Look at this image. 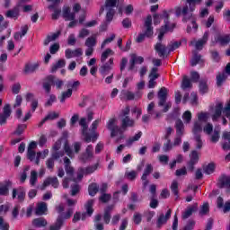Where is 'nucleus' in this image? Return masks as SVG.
Here are the masks:
<instances>
[{"mask_svg": "<svg viewBox=\"0 0 230 230\" xmlns=\"http://www.w3.org/2000/svg\"><path fill=\"white\" fill-rule=\"evenodd\" d=\"M189 4H186L183 8H181V6H176L174 8L175 15L176 17H181V15H183V22H188L190 21L192 24V28L194 31H197L199 30V25H197V18L195 15H193V12L195 11V7L197 4H200L202 3V0H186Z\"/></svg>", "mask_w": 230, "mask_h": 230, "instance_id": "1", "label": "nucleus"}, {"mask_svg": "<svg viewBox=\"0 0 230 230\" xmlns=\"http://www.w3.org/2000/svg\"><path fill=\"white\" fill-rule=\"evenodd\" d=\"M154 35V27H152V15H147L144 23V33L138 34L136 42L138 44L143 42L146 37H152Z\"/></svg>", "mask_w": 230, "mask_h": 230, "instance_id": "2", "label": "nucleus"}, {"mask_svg": "<svg viewBox=\"0 0 230 230\" xmlns=\"http://www.w3.org/2000/svg\"><path fill=\"white\" fill-rule=\"evenodd\" d=\"M93 206H94V199H89L84 205L86 212L83 214H80V212H75V214L74 215V217H73L74 224H75V222H78L80 219L85 220L87 217H92L93 213H94V209L93 208Z\"/></svg>", "mask_w": 230, "mask_h": 230, "instance_id": "3", "label": "nucleus"}, {"mask_svg": "<svg viewBox=\"0 0 230 230\" xmlns=\"http://www.w3.org/2000/svg\"><path fill=\"white\" fill-rule=\"evenodd\" d=\"M107 128L111 131V137H116V136H120L119 139H123V137H125L123 136V130L121 126H118V119H110L107 123Z\"/></svg>", "mask_w": 230, "mask_h": 230, "instance_id": "4", "label": "nucleus"}, {"mask_svg": "<svg viewBox=\"0 0 230 230\" xmlns=\"http://www.w3.org/2000/svg\"><path fill=\"white\" fill-rule=\"evenodd\" d=\"M79 125L82 127V134L84 137V141L85 143H94L96 139H98V134H94L93 137L89 136V133L87 132V128H89V126L87 125V119L85 118H82L79 121Z\"/></svg>", "mask_w": 230, "mask_h": 230, "instance_id": "5", "label": "nucleus"}, {"mask_svg": "<svg viewBox=\"0 0 230 230\" xmlns=\"http://www.w3.org/2000/svg\"><path fill=\"white\" fill-rule=\"evenodd\" d=\"M98 166H100V164H95L85 168H80L77 172V178L74 180V182L84 179V175H91V173H94V172L98 170Z\"/></svg>", "mask_w": 230, "mask_h": 230, "instance_id": "6", "label": "nucleus"}, {"mask_svg": "<svg viewBox=\"0 0 230 230\" xmlns=\"http://www.w3.org/2000/svg\"><path fill=\"white\" fill-rule=\"evenodd\" d=\"M47 1L48 3H51V4L48 6V8L49 10H50V12H54L52 13V19L53 21H57L58 17H60V13H62V9L58 8V4L62 3V0H47Z\"/></svg>", "mask_w": 230, "mask_h": 230, "instance_id": "7", "label": "nucleus"}, {"mask_svg": "<svg viewBox=\"0 0 230 230\" xmlns=\"http://www.w3.org/2000/svg\"><path fill=\"white\" fill-rule=\"evenodd\" d=\"M66 209V207L64 204L60 203L59 205L56 206V211L58 213V217H61V220H69L71 217H73V213H75V210L71 208H69L66 213H64Z\"/></svg>", "mask_w": 230, "mask_h": 230, "instance_id": "8", "label": "nucleus"}, {"mask_svg": "<svg viewBox=\"0 0 230 230\" xmlns=\"http://www.w3.org/2000/svg\"><path fill=\"white\" fill-rule=\"evenodd\" d=\"M92 159H94V147L93 145H88L84 152L79 155V160L81 163H87L92 161Z\"/></svg>", "mask_w": 230, "mask_h": 230, "instance_id": "9", "label": "nucleus"}, {"mask_svg": "<svg viewBox=\"0 0 230 230\" xmlns=\"http://www.w3.org/2000/svg\"><path fill=\"white\" fill-rule=\"evenodd\" d=\"M209 39V31H206L202 37V39L199 40H192L190 43V46H195L196 49H202L204 48V45L208 42Z\"/></svg>", "mask_w": 230, "mask_h": 230, "instance_id": "10", "label": "nucleus"}, {"mask_svg": "<svg viewBox=\"0 0 230 230\" xmlns=\"http://www.w3.org/2000/svg\"><path fill=\"white\" fill-rule=\"evenodd\" d=\"M10 116H12V106L5 104L3 108V113L0 114V125H6V121Z\"/></svg>", "mask_w": 230, "mask_h": 230, "instance_id": "11", "label": "nucleus"}, {"mask_svg": "<svg viewBox=\"0 0 230 230\" xmlns=\"http://www.w3.org/2000/svg\"><path fill=\"white\" fill-rule=\"evenodd\" d=\"M58 178L57 176L54 177H48L43 181V184L40 187V190H44L48 186H52L53 188H58L59 186Z\"/></svg>", "mask_w": 230, "mask_h": 230, "instance_id": "12", "label": "nucleus"}, {"mask_svg": "<svg viewBox=\"0 0 230 230\" xmlns=\"http://www.w3.org/2000/svg\"><path fill=\"white\" fill-rule=\"evenodd\" d=\"M13 199H17L19 202H22L26 199V190L24 187H18L17 189H13Z\"/></svg>", "mask_w": 230, "mask_h": 230, "instance_id": "13", "label": "nucleus"}, {"mask_svg": "<svg viewBox=\"0 0 230 230\" xmlns=\"http://www.w3.org/2000/svg\"><path fill=\"white\" fill-rule=\"evenodd\" d=\"M196 211H199V204L194 203L192 205H190L184 212H182L181 214V218L183 220H186L188 218H190V217H191V215H193L194 213H196Z\"/></svg>", "mask_w": 230, "mask_h": 230, "instance_id": "14", "label": "nucleus"}, {"mask_svg": "<svg viewBox=\"0 0 230 230\" xmlns=\"http://www.w3.org/2000/svg\"><path fill=\"white\" fill-rule=\"evenodd\" d=\"M40 157H42L41 152L36 153L35 151H27V159L32 163H35L37 165H39L40 163Z\"/></svg>", "mask_w": 230, "mask_h": 230, "instance_id": "15", "label": "nucleus"}, {"mask_svg": "<svg viewBox=\"0 0 230 230\" xmlns=\"http://www.w3.org/2000/svg\"><path fill=\"white\" fill-rule=\"evenodd\" d=\"M130 60H129V71H134V67H136V64H143L145 62V58L141 56L137 57L136 54H132L130 56Z\"/></svg>", "mask_w": 230, "mask_h": 230, "instance_id": "16", "label": "nucleus"}, {"mask_svg": "<svg viewBox=\"0 0 230 230\" xmlns=\"http://www.w3.org/2000/svg\"><path fill=\"white\" fill-rule=\"evenodd\" d=\"M155 51H156V53H158V56L160 58H164V57H168V55H166V51H168V48L166 47V45L163 44L162 41H158L155 45Z\"/></svg>", "mask_w": 230, "mask_h": 230, "instance_id": "17", "label": "nucleus"}, {"mask_svg": "<svg viewBox=\"0 0 230 230\" xmlns=\"http://www.w3.org/2000/svg\"><path fill=\"white\" fill-rule=\"evenodd\" d=\"M167 98H168V90L166 89V87H162L158 92L159 107H163L164 103H166Z\"/></svg>", "mask_w": 230, "mask_h": 230, "instance_id": "18", "label": "nucleus"}, {"mask_svg": "<svg viewBox=\"0 0 230 230\" xmlns=\"http://www.w3.org/2000/svg\"><path fill=\"white\" fill-rule=\"evenodd\" d=\"M170 217H172V209H169L166 214H161L156 221L157 227L161 228L166 222H168Z\"/></svg>", "mask_w": 230, "mask_h": 230, "instance_id": "19", "label": "nucleus"}, {"mask_svg": "<svg viewBox=\"0 0 230 230\" xmlns=\"http://www.w3.org/2000/svg\"><path fill=\"white\" fill-rule=\"evenodd\" d=\"M40 66L39 63H27L23 68L24 75H32Z\"/></svg>", "mask_w": 230, "mask_h": 230, "instance_id": "20", "label": "nucleus"}, {"mask_svg": "<svg viewBox=\"0 0 230 230\" xmlns=\"http://www.w3.org/2000/svg\"><path fill=\"white\" fill-rule=\"evenodd\" d=\"M84 55V50L82 49L78 48L75 50H71V49H67L65 51V57L66 58H74L75 57H82Z\"/></svg>", "mask_w": 230, "mask_h": 230, "instance_id": "21", "label": "nucleus"}, {"mask_svg": "<svg viewBox=\"0 0 230 230\" xmlns=\"http://www.w3.org/2000/svg\"><path fill=\"white\" fill-rule=\"evenodd\" d=\"M114 64V58H111L107 63L102 65L99 71L101 75H109V71L112 69V66Z\"/></svg>", "mask_w": 230, "mask_h": 230, "instance_id": "22", "label": "nucleus"}, {"mask_svg": "<svg viewBox=\"0 0 230 230\" xmlns=\"http://www.w3.org/2000/svg\"><path fill=\"white\" fill-rule=\"evenodd\" d=\"M46 211H48V203L44 201L39 202L35 208V215L42 217V215H46Z\"/></svg>", "mask_w": 230, "mask_h": 230, "instance_id": "23", "label": "nucleus"}, {"mask_svg": "<svg viewBox=\"0 0 230 230\" xmlns=\"http://www.w3.org/2000/svg\"><path fill=\"white\" fill-rule=\"evenodd\" d=\"M62 17L65 21H75V14L71 13V7L64 6L62 11Z\"/></svg>", "mask_w": 230, "mask_h": 230, "instance_id": "24", "label": "nucleus"}, {"mask_svg": "<svg viewBox=\"0 0 230 230\" xmlns=\"http://www.w3.org/2000/svg\"><path fill=\"white\" fill-rule=\"evenodd\" d=\"M227 76H230V74H227L226 70L217 75L216 80H217V87H222V85L224 84V82L227 80Z\"/></svg>", "mask_w": 230, "mask_h": 230, "instance_id": "25", "label": "nucleus"}, {"mask_svg": "<svg viewBox=\"0 0 230 230\" xmlns=\"http://www.w3.org/2000/svg\"><path fill=\"white\" fill-rule=\"evenodd\" d=\"M55 82V75H48L46 77V82L43 83V89L49 94L51 93V84Z\"/></svg>", "mask_w": 230, "mask_h": 230, "instance_id": "26", "label": "nucleus"}, {"mask_svg": "<svg viewBox=\"0 0 230 230\" xmlns=\"http://www.w3.org/2000/svg\"><path fill=\"white\" fill-rule=\"evenodd\" d=\"M224 109V103L217 102L216 104L214 114L212 115L213 121H217L220 116H222V110Z\"/></svg>", "mask_w": 230, "mask_h": 230, "instance_id": "27", "label": "nucleus"}, {"mask_svg": "<svg viewBox=\"0 0 230 230\" xmlns=\"http://www.w3.org/2000/svg\"><path fill=\"white\" fill-rule=\"evenodd\" d=\"M65 171L68 177H72L75 174V168L71 165V160L67 157L64 158Z\"/></svg>", "mask_w": 230, "mask_h": 230, "instance_id": "28", "label": "nucleus"}, {"mask_svg": "<svg viewBox=\"0 0 230 230\" xmlns=\"http://www.w3.org/2000/svg\"><path fill=\"white\" fill-rule=\"evenodd\" d=\"M218 186L219 188H230V176L222 175L218 179Z\"/></svg>", "mask_w": 230, "mask_h": 230, "instance_id": "29", "label": "nucleus"}, {"mask_svg": "<svg viewBox=\"0 0 230 230\" xmlns=\"http://www.w3.org/2000/svg\"><path fill=\"white\" fill-rule=\"evenodd\" d=\"M176 136H184V122L181 119L175 121Z\"/></svg>", "mask_w": 230, "mask_h": 230, "instance_id": "30", "label": "nucleus"}, {"mask_svg": "<svg viewBox=\"0 0 230 230\" xmlns=\"http://www.w3.org/2000/svg\"><path fill=\"white\" fill-rule=\"evenodd\" d=\"M162 19H164V26H165V30H173V28H175V23L170 24V22H168L170 20V13H168V12L164 11L163 15H161Z\"/></svg>", "mask_w": 230, "mask_h": 230, "instance_id": "31", "label": "nucleus"}, {"mask_svg": "<svg viewBox=\"0 0 230 230\" xmlns=\"http://www.w3.org/2000/svg\"><path fill=\"white\" fill-rule=\"evenodd\" d=\"M224 143L222 145L223 150H230V132L225 131L223 133Z\"/></svg>", "mask_w": 230, "mask_h": 230, "instance_id": "32", "label": "nucleus"}, {"mask_svg": "<svg viewBox=\"0 0 230 230\" xmlns=\"http://www.w3.org/2000/svg\"><path fill=\"white\" fill-rule=\"evenodd\" d=\"M134 126V119H129L128 117H125L121 120V128H122V134L127 130L128 127H133Z\"/></svg>", "mask_w": 230, "mask_h": 230, "instance_id": "33", "label": "nucleus"}, {"mask_svg": "<svg viewBox=\"0 0 230 230\" xmlns=\"http://www.w3.org/2000/svg\"><path fill=\"white\" fill-rule=\"evenodd\" d=\"M200 132H202V122L196 120L193 123L192 134L193 136H200Z\"/></svg>", "mask_w": 230, "mask_h": 230, "instance_id": "34", "label": "nucleus"}, {"mask_svg": "<svg viewBox=\"0 0 230 230\" xmlns=\"http://www.w3.org/2000/svg\"><path fill=\"white\" fill-rule=\"evenodd\" d=\"M98 40H97V36L96 34H93L91 37H88L84 42V46H86V48H94V46H96Z\"/></svg>", "mask_w": 230, "mask_h": 230, "instance_id": "35", "label": "nucleus"}, {"mask_svg": "<svg viewBox=\"0 0 230 230\" xmlns=\"http://www.w3.org/2000/svg\"><path fill=\"white\" fill-rule=\"evenodd\" d=\"M63 225L64 219H62V216H58L56 223L49 226V230H60Z\"/></svg>", "mask_w": 230, "mask_h": 230, "instance_id": "36", "label": "nucleus"}, {"mask_svg": "<svg viewBox=\"0 0 230 230\" xmlns=\"http://www.w3.org/2000/svg\"><path fill=\"white\" fill-rule=\"evenodd\" d=\"M58 37H60V31L54 32V33L47 36V38L44 40V46H49V42H54V40L58 39Z\"/></svg>", "mask_w": 230, "mask_h": 230, "instance_id": "37", "label": "nucleus"}, {"mask_svg": "<svg viewBox=\"0 0 230 230\" xmlns=\"http://www.w3.org/2000/svg\"><path fill=\"white\" fill-rule=\"evenodd\" d=\"M32 226H34V227H46V226H48V221H46L44 217L35 218L32 221Z\"/></svg>", "mask_w": 230, "mask_h": 230, "instance_id": "38", "label": "nucleus"}, {"mask_svg": "<svg viewBox=\"0 0 230 230\" xmlns=\"http://www.w3.org/2000/svg\"><path fill=\"white\" fill-rule=\"evenodd\" d=\"M62 67H66V59H59L56 64H54L51 67V73H57L58 69H62Z\"/></svg>", "mask_w": 230, "mask_h": 230, "instance_id": "39", "label": "nucleus"}, {"mask_svg": "<svg viewBox=\"0 0 230 230\" xmlns=\"http://www.w3.org/2000/svg\"><path fill=\"white\" fill-rule=\"evenodd\" d=\"M141 136H143V132H138L137 134H136L134 137H129L127 141H126V146H132V144L136 143V141H139V139H141Z\"/></svg>", "mask_w": 230, "mask_h": 230, "instance_id": "40", "label": "nucleus"}, {"mask_svg": "<svg viewBox=\"0 0 230 230\" xmlns=\"http://www.w3.org/2000/svg\"><path fill=\"white\" fill-rule=\"evenodd\" d=\"M29 2H30V0H19L18 6H22L23 12H25V13L31 12V10H33V5L24 4L29 3Z\"/></svg>", "mask_w": 230, "mask_h": 230, "instance_id": "41", "label": "nucleus"}, {"mask_svg": "<svg viewBox=\"0 0 230 230\" xmlns=\"http://www.w3.org/2000/svg\"><path fill=\"white\" fill-rule=\"evenodd\" d=\"M71 96H73V92L71 88H67L66 92H62L61 95L58 97V100L60 101V103H65L66 100H67V98H71Z\"/></svg>", "mask_w": 230, "mask_h": 230, "instance_id": "42", "label": "nucleus"}, {"mask_svg": "<svg viewBox=\"0 0 230 230\" xmlns=\"http://www.w3.org/2000/svg\"><path fill=\"white\" fill-rule=\"evenodd\" d=\"M216 42H219V44H221L222 46H226V44L230 43V35L229 34H226L225 36L219 35L216 39Z\"/></svg>", "mask_w": 230, "mask_h": 230, "instance_id": "43", "label": "nucleus"}, {"mask_svg": "<svg viewBox=\"0 0 230 230\" xmlns=\"http://www.w3.org/2000/svg\"><path fill=\"white\" fill-rule=\"evenodd\" d=\"M114 55V51L111 49H107L101 55V62L102 64H105V61L109 58V57H112Z\"/></svg>", "mask_w": 230, "mask_h": 230, "instance_id": "44", "label": "nucleus"}, {"mask_svg": "<svg viewBox=\"0 0 230 230\" xmlns=\"http://www.w3.org/2000/svg\"><path fill=\"white\" fill-rule=\"evenodd\" d=\"M199 217H206V215H209V203L205 202L202 206L199 207Z\"/></svg>", "mask_w": 230, "mask_h": 230, "instance_id": "45", "label": "nucleus"}, {"mask_svg": "<svg viewBox=\"0 0 230 230\" xmlns=\"http://www.w3.org/2000/svg\"><path fill=\"white\" fill-rule=\"evenodd\" d=\"M12 188V181H6L4 185L0 187V195L6 196L9 193V189Z\"/></svg>", "mask_w": 230, "mask_h": 230, "instance_id": "46", "label": "nucleus"}, {"mask_svg": "<svg viewBox=\"0 0 230 230\" xmlns=\"http://www.w3.org/2000/svg\"><path fill=\"white\" fill-rule=\"evenodd\" d=\"M193 87V84H191V80L188 78V75H184L182 82H181V89L186 90V89H191Z\"/></svg>", "mask_w": 230, "mask_h": 230, "instance_id": "47", "label": "nucleus"}, {"mask_svg": "<svg viewBox=\"0 0 230 230\" xmlns=\"http://www.w3.org/2000/svg\"><path fill=\"white\" fill-rule=\"evenodd\" d=\"M111 213H112V206H109L104 209L103 220L105 224L111 222Z\"/></svg>", "mask_w": 230, "mask_h": 230, "instance_id": "48", "label": "nucleus"}, {"mask_svg": "<svg viewBox=\"0 0 230 230\" xmlns=\"http://www.w3.org/2000/svg\"><path fill=\"white\" fill-rule=\"evenodd\" d=\"M80 87V81H68L66 83V88L73 91H78V88Z\"/></svg>", "mask_w": 230, "mask_h": 230, "instance_id": "49", "label": "nucleus"}, {"mask_svg": "<svg viewBox=\"0 0 230 230\" xmlns=\"http://www.w3.org/2000/svg\"><path fill=\"white\" fill-rule=\"evenodd\" d=\"M99 190H100V187L98 186L97 183L90 184L88 187L89 195L91 197H94V195L98 193Z\"/></svg>", "mask_w": 230, "mask_h": 230, "instance_id": "50", "label": "nucleus"}, {"mask_svg": "<svg viewBox=\"0 0 230 230\" xmlns=\"http://www.w3.org/2000/svg\"><path fill=\"white\" fill-rule=\"evenodd\" d=\"M220 139V129L215 128L213 133L210 134V141L211 143H218Z\"/></svg>", "mask_w": 230, "mask_h": 230, "instance_id": "51", "label": "nucleus"}, {"mask_svg": "<svg viewBox=\"0 0 230 230\" xmlns=\"http://www.w3.org/2000/svg\"><path fill=\"white\" fill-rule=\"evenodd\" d=\"M152 172H154V166H152L150 164H147L146 165V169L144 171V173L141 177L142 181H145L146 179H147L148 175H150V173H152Z\"/></svg>", "mask_w": 230, "mask_h": 230, "instance_id": "52", "label": "nucleus"}, {"mask_svg": "<svg viewBox=\"0 0 230 230\" xmlns=\"http://www.w3.org/2000/svg\"><path fill=\"white\" fill-rule=\"evenodd\" d=\"M171 191L175 195L177 200L179 199V182L175 180L171 184Z\"/></svg>", "mask_w": 230, "mask_h": 230, "instance_id": "53", "label": "nucleus"}, {"mask_svg": "<svg viewBox=\"0 0 230 230\" xmlns=\"http://www.w3.org/2000/svg\"><path fill=\"white\" fill-rule=\"evenodd\" d=\"M181 118H182L185 125H190V123H191V118H192L191 111H184Z\"/></svg>", "mask_w": 230, "mask_h": 230, "instance_id": "54", "label": "nucleus"}, {"mask_svg": "<svg viewBox=\"0 0 230 230\" xmlns=\"http://www.w3.org/2000/svg\"><path fill=\"white\" fill-rule=\"evenodd\" d=\"M194 141L196 148L198 150H201L202 146H204V142H202V137H200V135H194Z\"/></svg>", "mask_w": 230, "mask_h": 230, "instance_id": "55", "label": "nucleus"}, {"mask_svg": "<svg viewBox=\"0 0 230 230\" xmlns=\"http://www.w3.org/2000/svg\"><path fill=\"white\" fill-rule=\"evenodd\" d=\"M198 116V121H199L200 123L208 121V119H209V113L208 112H204V111H201L199 113L197 114Z\"/></svg>", "mask_w": 230, "mask_h": 230, "instance_id": "56", "label": "nucleus"}, {"mask_svg": "<svg viewBox=\"0 0 230 230\" xmlns=\"http://www.w3.org/2000/svg\"><path fill=\"white\" fill-rule=\"evenodd\" d=\"M106 10V22H111L112 19H114V14L116 13L115 9H105Z\"/></svg>", "mask_w": 230, "mask_h": 230, "instance_id": "57", "label": "nucleus"}, {"mask_svg": "<svg viewBox=\"0 0 230 230\" xmlns=\"http://www.w3.org/2000/svg\"><path fill=\"white\" fill-rule=\"evenodd\" d=\"M199 93H201V94L208 93V80L199 81Z\"/></svg>", "mask_w": 230, "mask_h": 230, "instance_id": "58", "label": "nucleus"}, {"mask_svg": "<svg viewBox=\"0 0 230 230\" xmlns=\"http://www.w3.org/2000/svg\"><path fill=\"white\" fill-rule=\"evenodd\" d=\"M116 4H118V0H106L104 8L114 10Z\"/></svg>", "mask_w": 230, "mask_h": 230, "instance_id": "59", "label": "nucleus"}, {"mask_svg": "<svg viewBox=\"0 0 230 230\" xmlns=\"http://www.w3.org/2000/svg\"><path fill=\"white\" fill-rule=\"evenodd\" d=\"M157 71H159V68L153 67L151 69L150 74H149V79L155 80V81L157 80V78H159V76H160V75H159V73Z\"/></svg>", "mask_w": 230, "mask_h": 230, "instance_id": "60", "label": "nucleus"}, {"mask_svg": "<svg viewBox=\"0 0 230 230\" xmlns=\"http://www.w3.org/2000/svg\"><path fill=\"white\" fill-rule=\"evenodd\" d=\"M189 162H190V164H197L199 163V153L196 150L190 153V160Z\"/></svg>", "mask_w": 230, "mask_h": 230, "instance_id": "61", "label": "nucleus"}, {"mask_svg": "<svg viewBox=\"0 0 230 230\" xmlns=\"http://www.w3.org/2000/svg\"><path fill=\"white\" fill-rule=\"evenodd\" d=\"M0 230H10V224L4 220V217H0Z\"/></svg>", "mask_w": 230, "mask_h": 230, "instance_id": "62", "label": "nucleus"}, {"mask_svg": "<svg viewBox=\"0 0 230 230\" xmlns=\"http://www.w3.org/2000/svg\"><path fill=\"white\" fill-rule=\"evenodd\" d=\"M204 172L207 173V175H211L213 172H215V164L210 163L207 166L204 167Z\"/></svg>", "mask_w": 230, "mask_h": 230, "instance_id": "63", "label": "nucleus"}, {"mask_svg": "<svg viewBox=\"0 0 230 230\" xmlns=\"http://www.w3.org/2000/svg\"><path fill=\"white\" fill-rule=\"evenodd\" d=\"M37 177L38 173L36 171H31V176H30V184L31 186H35L37 184Z\"/></svg>", "mask_w": 230, "mask_h": 230, "instance_id": "64", "label": "nucleus"}]
</instances>
